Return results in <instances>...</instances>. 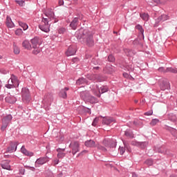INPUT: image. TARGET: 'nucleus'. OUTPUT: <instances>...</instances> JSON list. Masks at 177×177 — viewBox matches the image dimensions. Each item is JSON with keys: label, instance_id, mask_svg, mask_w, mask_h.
<instances>
[{"label": "nucleus", "instance_id": "c756f323", "mask_svg": "<svg viewBox=\"0 0 177 177\" xmlns=\"http://www.w3.org/2000/svg\"><path fill=\"white\" fill-rule=\"evenodd\" d=\"M141 19L144 20L145 21H147L149 20V14L142 13L140 15Z\"/></svg>", "mask_w": 177, "mask_h": 177}, {"label": "nucleus", "instance_id": "aec40b11", "mask_svg": "<svg viewBox=\"0 0 177 177\" xmlns=\"http://www.w3.org/2000/svg\"><path fill=\"white\" fill-rule=\"evenodd\" d=\"M22 46L24 48V49H27L28 50H31V44H30V41L28 40H25L22 42Z\"/></svg>", "mask_w": 177, "mask_h": 177}, {"label": "nucleus", "instance_id": "4468645a", "mask_svg": "<svg viewBox=\"0 0 177 177\" xmlns=\"http://www.w3.org/2000/svg\"><path fill=\"white\" fill-rule=\"evenodd\" d=\"M107 91H109V88H107V86H102L99 89L98 93L94 91V95H96V96H97L98 97H100V93H105V92H107Z\"/></svg>", "mask_w": 177, "mask_h": 177}, {"label": "nucleus", "instance_id": "864d4df0", "mask_svg": "<svg viewBox=\"0 0 177 177\" xmlns=\"http://www.w3.org/2000/svg\"><path fill=\"white\" fill-rule=\"evenodd\" d=\"M57 164H59V160H55L53 161V165H57Z\"/></svg>", "mask_w": 177, "mask_h": 177}, {"label": "nucleus", "instance_id": "5fc2aeb1", "mask_svg": "<svg viewBox=\"0 0 177 177\" xmlns=\"http://www.w3.org/2000/svg\"><path fill=\"white\" fill-rule=\"evenodd\" d=\"M25 169H21L20 170H19V172H20V174H21V175H24V172H25Z\"/></svg>", "mask_w": 177, "mask_h": 177}, {"label": "nucleus", "instance_id": "6e6552de", "mask_svg": "<svg viewBox=\"0 0 177 177\" xmlns=\"http://www.w3.org/2000/svg\"><path fill=\"white\" fill-rule=\"evenodd\" d=\"M12 115H8L5 118H3V119L2 120L3 125L1 127L2 131H5V129H6V128H8V125L9 122H10V121H12Z\"/></svg>", "mask_w": 177, "mask_h": 177}, {"label": "nucleus", "instance_id": "bf43d9fd", "mask_svg": "<svg viewBox=\"0 0 177 177\" xmlns=\"http://www.w3.org/2000/svg\"><path fill=\"white\" fill-rule=\"evenodd\" d=\"M4 157H5L6 158H9V155H4Z\"/></svg>", "mask_w": 177, "mask_h": 177}, {"label": "nucleus", "instance_id": "7c9ffc66", "mask_svg": "<svg viewBox=\"0 0 177 177\" xmlns=\"http://www.w3.org/2000/svg\"><path fill=\"white\" fill-rule=\"evenodd\" d=\"M15 55H19L20 53V48L16 44L13 45Z\"/></svg>", "mask_w": 177, "mask_h": 177}, {"label": "nucleus", "instance_id": "39448f33", "mask_svg": "<svg viewBox=\"0 0 177 177\" xmlns=\"http://www.w3.org/2000/svg\"><path fill=\"white\" fill-rule=\"evenodd\" d=\"M84 145L86 147H97V149H100V150H102V151H106V149L104 148V147H102L100 145H97L95 141L90 140H87L84 142Z\"/></svg>", "mask_w": 177, "mask_h": 177}, {"label": "nucleus", "instance_id": "2f4dec72", "mask_svg": "<svg viewBox=\"0 0 177 177\" xmlns=\"http://www.w3.org/2000/svg\"><path fill=\"white\" fill-rule=\"evenodd\" d=\"M124 135H125V136H127V138H129L131 139H132L133 138V133L130 131H125Z\"/></svg>", "mask_w": 177, "mask_h": 177}, {"label": "nucleus", "instance_id": "79ce46f5", "mask_svg": "<svg viewBox=\"0 0 177 177\" xmlns=\"http://www.w3.org/2000/svg\"><path fill=\"white\" fill-rule=\"evenodd\" d=\"M145 164H147V165H149V167L151 166V165L153 164V160L151 159H148L145 161Z\"/></svg>", "mask_w": 177, "mask_h": 177}, {"label": "nucleus", "instance_id": "dca6fc26", "mask_svg": "<svg viewBox=\"0 0 177 177\" xmlns=\"http://www.w3.org/2000/svg\"><path fill=\"white\" fill-rule=\"evenodd\" d=\"M44 101L46 103H52V102H53V95H52V93H49L46 94L44 97Z\"/></svg>", "mask_w": 177, "mask_h": 177}, {"label": "nucleus", "instance_id": "412c9836", "mask_svg": "<svg viewBox=\"0 0 177 177\" xmlns=\"http://www.w3.org/2000/svg\"><path fill=\"white\" fill-rule=\"evenodd\" d=\"M114 121V119L112 118H104L102 120V124H104V125H110L111 122Z\"/></svg>", "mask_w": 177, "mask_h": 177}, {"label": "nucleus", "instance_id": "9d476101", "mask_svg": "<svg viewBox=\"0 0 177 177\" xmlns=\"http://www.w3.org/2000/svg\"><path fill=\"white\" fill-rule=\"evenodd\" d=\"M87 78H88V80H91V81H97L98 82H102V81H104V78L100 75H88Z\"/></svg>", "mask_w": 177, "mask_h": 177}, {"label": "nucleus", "instance_id": "6e6d98bb", "mask_svg": "<svg viewBox=\"0 0 177 177\" xmlns=\"http://www.w3.org/2000/svg\"><path fill=\"white\" fill-rule=\"evenodd\" d=\"M123 76L125 77V78H127V77H128V73H123Z\"/></svg>", "mask_w": 177, "mask_h": 177}, {"label": "nucleus", "instance_id": "f257e3e1", "mask_svg": "<svg viewBox=\"0 0 177 177\" xmlns=\"http://www.w3.org/2000/svg\"><path fill=\"white\" fill-rule=\"evenodd\" d=\"M75 35L77 39H82V41L86 44L88 46H93V37L92 33L88 32V30L80 29L75 32Z\"/></svg>", "mask_w": 177, "mask_h": 177}, {"label": "nucleus", "instance_id": "13d9d810", "mask_svg": "<svg viewBox=\"0 0 177 177\" xmlns=\"http://www.w3.org/2000/svg\"><path fill=\"white\" fill-rule=\"evenodd\" d=\"M132 177H138V175H136V174H133Z\"/></svg>", "mask_w": 177, "mask_h": 177}, {"label": "nucleus", "instance_id": "f704fd0d", "mask_svg": "<svg viewBox=\"0 0 177 177\" xmlns=\"http://www.w3.org/2000/svg\"><path fill=\"white\" fill-rule=\"evenodd\" d=\"M32 49H34L32 50V55H38V53H39L41 52V48H39V47L33 48Z\"/></svg>", "mask_w": 177, "mask_h": 177}, {"label": "nucleus", "instance_id": "a211bd4d", "mask_svg": "<svg viewBox=\"0 0 177 177\" xmlns=\"http://www.w3.org/2000/svg\"><path fill=\"white\" fill-rule=\"evenodd\" d=\"M5 100L7 103H10L11 104H13V103H16V101L17 100L13 95H8L6 97Z\"/></svg>", "mask_w": 177, "mask_h": 177}, {"label": "nucleus", "instance_id": "ddd939ff", "mask_svg": "<svg viewBox=\"0 0 177 177\" xmlns=\"http://www.w3.org/2000/svg\"><path fill=\"white\" fill-rule=\"evenodd\" d=\"M10 163V160H3L1 162V167L3 168V169H7L8 171H12V169H10V165H9Z\"/></svg>", "mask_w": 177, "mask_h": 177}, {"label": "nucleus", "instance_id": "a19ab883", "mask_svg": "<svg viewBox=\"0 0 177 177\" xmlns=\"http://www.w3.org/2000/svg\"><path fill=\"white\" fill-rule=\"evenodd\" d=\"M97 122H99V118H95L92 123L93 127H96Z\"/></svg>", "mask_w": 177, "mask_h": 177}, {"label": "nucleus", "instance_id": "c03bdc74", "mask_svg": "<svg viewBox=\"0 0 177 177\" xmlns=\"http://www.w3.org/2000/svg\"><path fill=\"white\" fill-rule=\"evenodd\" d=\"M119 151L121 155L124 154V153H125V148L120 147L119 148Z\"/></svg>", "mask_w": 177, "mask_h": 177}, {"label": "nucleus", "instance_id": "c9c22d12", "mask_svg": "<svg viewBox=\"0 0 177 177\" xmlns=\"http://www.w3.org/2000/svg\"><path fill=\"white\" fill-rule=\"evenodd\" d=\"M165 73H174V74H176L177 70L172 68H166Z\"/></svg>", "mask_w": 177, "mask_h": 177}, {"label": "nucleus", "instance_id": "473e14b6", "mask_svg": "<svg viewBox=\"0 0 177 177\" xmlns=\"http://www.w3.org/2000/svg\"><path fill=\"white\" fill-rule=\"evenodd\" d=\"M59 96L63 97V99H66L67 97V93L64 90H62L59 93Z\"/></svg>", "mask_w": 177, "mask_h": 177}, {"label": "nucleus", "instance_id": "603ef678", "mask_svg": "<svg viewBox=\"0 0 177 177\" xmlns=\"http://www.w3.org/2000/svg\"><path fill=\"white\" fill-rule=\"evenodd\" d=\"M158 153H164V151H165V149H164V147H161L158 149Z\"/></svg>", "mask_w": 177, "mask_h": 177}, {"label": "nucleus", "instance_id": "20e7f679", "mask_svg": "<svg viewBox=\"0 0 177 177\" xmlns=\"http://www.w3.org/2000/svg\"><path fill=\"white\" fill-rule=\"evenodd\" d=\"M39 28L44 32H49V31H50V24L48 23L46 18L41 19V22L39 26Z\"/></svg>", "mask_w": 177, "mask_h": 177}, {"label": "nucleus", "instance_id": "e433bc0d", "mask_svg": "<svg viewBox=\"0 0 177 177\" xmlns=\"http://www.w3.org/2000/svg\"><path fill=\"white\" fill-rule=\"evenodd\" d=\"M16 149H17V147H15H15H9L6 150V153H13V151H16Z\"/></svg>", "mask_w": 177, "mask_h": 177}, {"label": "nucleus", "instance_id": "4be33fe9", "mask_svg": "<svg viewBox=\"0 0 177 177\" xmlns=\"http://www.w3.org/2000/svg\"><path fill=\"white\" fill-rule=\"evenodd\" d=\"M57 158H63V157H66V153H64V149H57Z\"/></svg>", "mask_w": 177, "mask_h": 177}, {"label": "nucleus", "instance_id": "72a5a7b5", "mask_svg": "<svg viewBox=\"0 0 177 177\" xmlns=\"http://www.w3.org/2000/svg\"><path fill=\"white\" fill-rule=\"evenodd\" d=\"M160 120L158 119H153L150 122V125L154 127L155 125H157V124H158Z\"/></svg>", "mask_w": 177, "mask_h": 177}, {"label": "nucleus", "instance_id": "0e129e2a", "mask_svg": "<svg viewBox=\"0 0 177 177\" xmlns=\"http://www.w3.org/2000/svg\"><path fill=\"white\" fill-rule=\"evenodd\" d=\"M171 121H176V119H171Z\"/></svg>", "mask_w": 177, "mask_h": 177}, {"label": "nucleus", "instance_id": "2eb2a0df", "mask_svg": "<svg viewBox=\"0 0 177 177\" xmlns=\"http://www.w3.org/2000/svg\"><path fill=\"white\" fill-rule=\"evenodd\" d=\"M31 44H32V48H39L40 44H39V38L35 37L31 39Z\"/></svg>", "mask_w": 177, "mask_h": 177}, {"label": "nucleus", "instance_id": "0eeeda50", "mask_svg": "<svg viewBox=\"0 0 177 177\" xmlns=\"http://www.w3.org/2000/svg\"><path fill=\"white\" fill-rule=\"evenodd\" d=\"M70 147L72 149V153L75 156L78 151H80V142L78 141H75L70 144Z\"/></svg>", "mask_w": 177, "mask_h": 177}, {"label": "nucleus", "instance_id": "6ab92c4d", "mask_svg": "<svg viewBox=\"0 0 177 177\" xmlns=\"http://www.w3.org/2000/svg\"><path fill=\"white\" fill-rule=\"evenodd\" d=\"M21 151L28 157H32V156H34V153L28 151L24 146L21 148Z\"/></svg>", "mask_w": 177, "mask_h": 177}, {"label": "nucleus", "instance_id": "8fccbe9b", "mask_svg": "<svg viewBox=\"0 0 177 177\" xmlns=\"http://www.w3.org/2000/svg\"><path fill=\"white\" fill-rule=\"evenodd\" d=\"M146 146H147V142H140V147H142V149H145Z\"/></svg>", "mask_w": 177, "mask_h": 177}, {"label": "nucleus", "instance_id": "c85d7f7f", "mask_svg": "<svg viewBox=\"0 0 177 177\" xmlns=\"http://www.w3.org/2000/svg\"><path fill=\"white\" fill-rule=\"evenodd\" d=\"M19 25L20 26V27H21L24 29V31L28 29V25L27 24H24L21 21H19Z\"/></svg>", "mask_w": 177, "mask_h": 177}, {"label": "nucleus", "instance_id": "393cba45", "mask_svg": "<svg viewBox=\"0 0 177 177\" xmlns=\"http://www.w3.org/2000/svg\"><path fill=\"white\" fill-rule=\"evenodd\" d=\"M6 26L7 27H10V28H12V27H15V24L12 21V19L10 17H7L6 18Z\"/></svg>", "mask_w": 177, "mask_h": 177}, {"label": "nucleus", "instance_id": "f3484780", "mask_svg": "<svg viewBox=\"0 0 177 177\" xmlns=\"http://www.w3.org/2000/svg\"><path fill=\"white\" fill-rule=\"evenodd\" d=\"M166 20H169V17L167 15H162L156 20V23L158 24L160 21H166Z\"/></svg>", "mask_w": 177, "mask_h": 177}, {"label": "nucleus", "instance_id": "4c0bfd02", "mask_svg": "<svg viewBox=\"0 0 177 177\" xmlns=\"http://www.w3.org/2000/svg\"><path fill=\"white\" fill-rule=\"evenodd\" d=\"M136 28L140 31V32L143 35V32H145V30H143V28L140 25H137L136 26Z\"/></svg>", "mask_w": 177, "mask_h": 177}, {"label": "nucleus", "instance_id": "de8ad7c7", "mask_svg": "<svg viewBox=\"0 0 177 177\" xmlns=\"http://www.w3.org/2000/svg\"><path fill=\"white\" fill-rule=\"evenodd\" d=\"M158 71L160 73H167L165 71H167V69H165L164 67H160L158 68Z\"/></svg>", "mask_w": 177, "mask_h": 177}, {"label": "nucleus", "instance_id": "338daca9", "mask_svg": "<svg viewBox=\"0 0 177 177\" xmlns=\"http://www.w3.org/2000/svg\"><path fill=\"white\" fill-rule=\"evenodd\" d=\"M124 147H126V148L127 149V150H129V149H128V147H127L126 145H124Z\"/></svg>", "mask_w": 177, "mask_h": 177}, {"label": "nucleus", "instance_id": "9b49d317", "mask_svg": "<svg viewBox=\"0 0 177 177\" xmlns=\"http://www.w3.org/2000/svg\"><path fill=\"white\" fill-rule=\"evenodd\" d=\"M48 161H49V158H48L47 156L39 158L36 160L35 165H44V164H46V162H48Z\"/></svg>", "mask_w": 177, "mask_h": 177}, {"label": "nucleus", "instance_id": "680f3d73", "mask_svg": "<svg viewBox=\"0 0 177 177\" xmlns=\"http://www.w3.org/2000/svg\"><path fill=\"white\" fill-rule=\"evenodd\" d=\"M169 177H177V176L172 174Z\"/></svg>", "mask_w": 177, "mask_h": 177}, {"label": "nucleus", "instance_id": "7ed1b4c3", "mask_svg": "<svg viewBox=\"0 0 177 177\" xmlns=\"http://www.w3.org/2000/svg\"><path fill=\"white\" fill-rule=\"evenodd\" d=\"M8 82V83L6 85V86L8 89H12V88H17V86H19V80H17V77L15 76V75H11V77L9 79Z\"/></svg>", "mask_w": 177, "mask_h": 177}, {"label": "nucleus", "instance_id": "e2e57ef3", "mask_svg": "<svg viewBox=\"0 0 177 177\" xmlns=\"http://www.w3.org/2000/svg\"><path fill=\"white\" fill-rule=\"evenodd\" d=\"M138 102H139L138 100H134V102H135V103H138Z\"/></svg>", "mask_w": 177, "mask_h": 177}, {"label": "nucleus", "instance_id": "37998d69", "mask_svg": "<svg viewBox=\"0 0 177 177\" xmlns=\"http://www.w3.org/2000/svg\"><path fill=\"white\" fill-rule=\"evenodd\" d=\"M58 32H59V34H64V32H66V28H60L58 30Z\"/></svg>", "mask_w": 177, "mask_h": 177}, {"label": "nucleus", "instance_id": "cd10ccee", "mask_svg": "<svg viewBox=\"0 0 177 177\" xmlns=\"http://www.w3.org/2000/svg\"><path fill=\"white\" fill-rule=\"evenodd\" d=\"M148 3L151 6H156V5H159L160 0H148Z\"/></svg>", "mask_w": 177, "mask_h": 177}, {"label": "nucleus", "instance_id": "58836bf2", "mask_svg": "<svg viewBox=\"0 0 177 177\" xmlns=\"http://www.w3.org/2000/svg\"><path fill=\"white\" fill-rule=\"evenodd\" d=\"M15 35H19V36L22 35H23V30H21V29H17L15 30Z\"/></svg>", "mask_w": 177, "mask_h": 177}, {"label": "nucleus", "instance_id": "a18cd8bd", "mask_svg": "<svg viewBox=\"0 0 177 177\" xmlns=\"http://www.w3.org/2000/svg\"><path fill=\"white\" fill-rule=\"evenodd\" d=\"M124 52L127 53V56H131L132 55V51L129 49H125Z\"/></svg>", "mask_w": 177, "mask_h": 177}, {"label": "nucleus", "instance_id": "423d86ee", "mask_svg": "<svg viewBox=\"0 0 177 177\" xmlns=\"http://www.w3.org/2000/svg\"><path fill=\"white\" fill-rule=\"evenodd\" d=\"M30 91H28V88H22V100L25 103H28L30 100Z\"/></svg>", "mask_w": 177, "mask_h": 177}, {"label": "nucleus", "instance_id": "a878e982", "mask_svg": "<svg viewBox=\"0 0 177 177\" xmlns=\"http://www.w3.org/2000/svg\"><path fill=\"white\" fill-rule=\"evenodd\" d=\"M107 143V145L109 147H115V146H117V142H115V140H109V141H104V143Z\"/></svg>", "mask_w": 177, "mask_h": 177}, {"label": "nucleus", "instance_id": "4d7b16f0", "mask_svg": "<svg viewBox=\"0 0 177 177\" xmlns=\"http://www.w3.org/2000/svg\"><path fill=\"white\" fill-rule=\"evenodd\" d=\"M93 68H94V70H99L100 68H99V66H96V67H94Z\"/></svg>", "mask_w": 177, "mask_h": 177}, {"label": "nucleus", "instance_id": "774afa93", "mask_svg": "<svg viewBox=\"0 0 177 177\" xmlns=\"http://www.w3.org/2000/svg\"><path fill=\"white\" fill-rule=\"evenodd\" d=\"M0 59H2V55H0Z\"/></svg>", "mask_w": 177, "mask_h": 177}, {"label": "nucleus", "instance_id": "f03ea898", "mask_svg": "<svg viewBox=\"0 0 177 177\" xmlns=\"http://www.w3.org/2000/svg\"><path fill=\"white\" fill-rule=\"evenodd\" d=\"M80 96L84 102H88L89 103H96V98L95 97L90 95L88 91H82L80 93Z\"/></svg>", "mask_w": 177, "mask_h": 177}, {"label": "nucleus", "instance_id": "49530a36", "mask_svg": "<svg viewBox=\"0 0 177 177\" xmlns=\"http://www.w3.org/2000/svg\"><path fill=\"white\" fill-rule=\"evenodd\" d=\"M108 60H109V62H114V60H115V59L114 58V56L109 55L108 57Z\"/></svg>", "mask_w": 177, "mask_h": 177}, {"label": "nucleus", "instance_id": "69168bd1", "mask_svg": "<svg viewBox=\"0 0 177 177\" xmlns=\"http://www.w3.org/2000/svg\"><path fill=\"white\" fill-rule=\"evenodd\" d=\"M63 1H59V5H62Z\"/></svg>", "mask_w": 177, "mask_h": 177}, {"label": "nucleus", "instance_id": "09e8293b", "mask_svg": "<svg viewBox=\"0 0 177 177\" xmlns=\"http://www.w3.org/2000/svg\"><path fill=\"white\" fill-rule=\"evenodd\" d=\"M86 153H88V151L84 150L77 155V157H80V156H84V154H86Z\"/></svg>", "mask_w": 177, "mask_h": 177}, {"label": "nucleus", "instance_id": "ea45409f", "mask_svg": "<svg viewBox=\"0 0 177 177\" xmlns=\"http://www.w3.org/2000/svg\"><path fill=\"white\" fill-rule=\"evenodd\" d=\"M16 3H18L20 6H24L25 4V1L23 0L19 1V0H15Z\"/></svg>", "mask_w": 177, "mask_h": 177}, {"label": "nucleus", "instance_id": "f8f14e48", "mask_svg": "<svg viewBox=\"0 0 177 177\" xmlns=\"http://www.w3.org/2000/svg\"><path fill=\"white\" fill-rule=\"evenodd\" d=\"M77 53V49L75 47L69 46L67 51L66 52V56H74Z\"/></svg>", "mask_w": 177, "mask_h": 177}, {"label": "nucleus", "instance_id": "3c124183", "mask_svg": "<svg viewBox=\"0 0 177 177\" xmlns=\"http://www.w3.org/2000/svg\"><path fill=\"white\" fill-rule=\"evenodd\" d=\"M145 115H153V111H149L145 113Z\"/></svg>", "mask_w": 177, "mask_h": 177}, {"label": "nucleus", "instance_id": "b1692460", "mask_svg": "<svg viewBox=\"0 0 177 177\" xmlns=\"http://www.w3.org/2000/svg\"><path fill=\"white\" fill-rule=\"evenodd\" d=\"M70 26L71 28H73V30H76L77 26H78V18H74V19L71 23Z\"/></svg>", "mask_w": 177, "mask_h": 177}, {"label": "nucleus", "instance_id": "5701e85b", "mask_svg": "<svg viewBox=\"0 0 177 177\" xmlns=\"http://www.w3.org/2000/svg\"><path fill=\"white\" fill-rule=\"evenodd\" d=\"M169 82H162V84H160V89L162 91H165V89H169Z\"/></svg>", "mask_w": 177, "mask_h": 177}, {"label": "nucleus", "instance_id": "052dcab7", "mask_svg": "<svg viewBox=\"0 0 177 177\" xmlns=\"http://www.w3.org/2000/svg\"><path fill=\"white\" fill-rule=\"evenodd\" d=\"M62 91H68V88L66 87L64 89H63Z\"/></svg>", "mask_w": 177, "mask_h": 177}, {"label": "nucleus", "instance_id": "1a4fd4ad", "mask_svg": "<svg viewBox=\"0 0 177 177\" xmlns=\"http://www.w3.org/2000/svg\"><path fill=\"white\" fill-rule=\"evenodd\" d=\"M44 15L45 17H43L42 19H46L47 23H49V21H52V20L55 19V12H53L52 10L46 12Z\"/></svg>", "mask_w": 177, "mask_h": 177}, {"label": "nucleus", "instance_id": "bb28decb", "mask_svg": "<svg viewBox=\"0 0 177 177\" xmlns=\"http://www.w3.org/2000/svg\"><path fill=\"white\" fill-rule=\"evenodd\" d=\"M77 85H82V84H88V80L84 77L79 78L76 82Z\"/></svg>", "mask_w": 177, "mask_h": 177}]
</instances>
